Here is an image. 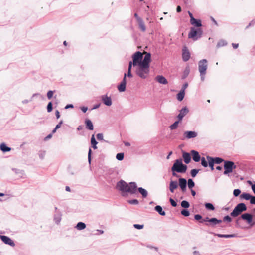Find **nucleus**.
Listing matches in <instances>:
<instances>
[{"mask_svg": "<svg viewBox=\"0 0 255 255\" xmlns=\"http://www.w3.org/2000/svg\"><path fill=\"white\" fill-rule=\"evenodd\" d=\"M116 188L122 192H128L131 194H135L138 188L135 182L127 183L123 180H121L117 182Z\"/></svg>", "mask_w": 255, "mask_h": 255, "instance_id": "f257e3e1", "label": "nucleus"}, {"mask_svg": "<svg viewBox=\"0 0 255 255\" xmlns=\"http://www.w3.org/2000/svg\"><path fill=\"white\" fill-rule=\"evenodd\" d=\"M136 74L142 79H146L150 71V66L140 63L137 66Z\"/></svg>", "mask_w": 255, "mask_h": 255, "instance_id": "f03ea898", "label": "nucleus"}, {"mask_svg": "<svg viewBox=\"0 0 255 255\" xmlns=\"http://www.w3.org/2000/svg\"><path fill=\"white\" fill-rule=\"evenodd\" d=\"M171 168L174 170V171H176L177 173H184L187 169V166L184 164L182 159L180 158L175 161Z\"/></svg>", "mask_w": 255, "mask_h": 255, "instance_id": "7ed1b4c3", "label": "nucleus"}, {"mask_svg": "<svg viewBox=\"0 0 255 255\" xmlns=\"http://www.w3.org/2000/svg\"><path fill=\"white\" fill-rule=\"evenodd\" d=\"M247 207L244 203H240L238 204L234 208L233 210L230 213L231 216L232 217H237L244 211H246Z\"/></svg>", "mask_w": 255, "mask_h": 255, "instance_id": "20e7f679", "label": "nucleus"}, {"mask_svg": "<svg viewBox=\"0 0 255 255\" xmlns=\"http://www.w3.org/2000/svg\"><path fill=\"white\" fill-rule=\"evenodd\" d=\"M203 31L200 28L191 27L188 33V38L196 41L201 37Z\"/></svg>", "mask_w": 255, "mask_h": 255, "instance_id": "39448f33", "label": "nucleus"}, {"mask_svg": "<svg viewBox=\"0 0 255 255\" xmlns=\"http://www.w3.org/2000/svg\"><path fill=\"white\" fill-rule=\"evenodd\" d=\"M224 174L228 175L229 173H232L234 169L236 168V165L233 161L226 160L224 161Z\"/></svg>", "mask_w": 255, "mask_h": 255, "instance_id": "423d86ee", "label": "nucleus"}, {"mask_svg": "<svg viewBox=\"0 0 255 255\" xmlns=\"http://www.w3.org/2000/svg\"><path fill=\"white\" fill-rule=\"evenodd\" d=\"M132 65L134 67L142 63L143 59V54L140 51H137L134 53L132 56Z\"/></svg>", "mask_w": 255, "mask_h": 255, "instance_id": "0eeeda50", "label": "nucleus"}, {"mask_svg": "<svg viewBox=\"0 0 255 255\" xmlns=\"http://www.w3.org/2000/svg\"><path fill=\"white\" fill-rule=\"evenodd\" d=\"M242 219L245 221L248 224L252 226L255 224V222L253 221V215L249 213H245L242 214L241 216L238 218L236 220V223H238V221Z\"/></svg>", "mask_w": 255, "mask_h": 255, "instance_id": "6e6552de", "label": "nucleus"}, {"mask_svg": "<svg viewBox=\"0 0 255 255\" xmlns=\"http://www.w3.org/2000/svg\"><path fill=\"white\" fill-rule=\"evenodd\" d=\"M207 68L208 61L206 59H202L198 62V70L200 74H204V73H206Z\"/></svg>", "mask_w": 255, "mask_h": 255, "instance_id": "1a4fd4ad", "label": "nucleus"}, {"mask_svg": "<svg viewBox=\"0 0 255 255\" xmlns=\"http://www.w3.org/2000/svg\"><path fill=\"white\" fill-rule=\"evenodd\" d=\"M191 54L186 46H184L182 50V59L184 62L188 61L190 58Z\"/></svg>", "mask_w": 255, "mask_h": 255, "instance_id": "9d476101", "label": "nucleus"}, {"mask_svg": "<svg viewBox=\"0 0 255 255\" xmlns=\"http://www.w3.org/2000/svg\"><path fill=\"white\" fill-rule=\"evenodd\" d=\"M0 239L5 244L11 247H14L15 245L14 242L8 236L0 235Z\"/></svg>", "mask_w": 255, "mask_h": 255, "instance_id": "9b49d317", "label": "nucleus"}, {"mask_svg": "<svg viewBox=\"0 0 255 255\" xmlns=\"http://www.w3.org/2000/svg\"><path fill=\"white\" fill-rule=\"evenodd\" d=\"M178 185L179 186L181 191L184 192L186 190L187 181L185 178H179L178 179Z\"/></svg>", "mask_w": 255, "mask_h": 255, "instance_id": "f8f14e48", "label": "nucleus"}, {"mask_svg": "<svg viewBox=\"0 0 255 255\" xmlns=\"http://www.w3.org/2000/svg\"><path fill=\"white\" fill-rule=\"evenodd\" d=\"M126 77L127 74L126 73H125L122 82H121L120 84L118 86V89L120 92H124L126 90Z\"/></svg>", "mask_w": 255, "mask_h": 255, "instance_id": "ddd939ff", "label": "nucleus"}, {"mask_svg": "<svg viewBox=\"0 0 255 255\" xmlns=\"http://www.w3.org/2000/svg\"><path fill=\"white\" fill-rule=\"evenodd\" d=\"M179 114L177 115V118L179 121H182L184 117L189 112V110L186 107H183L180 110Z\"/></svg>", "mask_w": 255, "mask_h": 255, "instance_id": "4468645a", "label": "nucleus"}, {"mask_svg": "<svg viewBox=\"0 0 255 255\" xmlns=\"http://www.w3.org/2000/svg\"><path fill=\"white\" fill-rule=\"evenodd\" d=\"M151 61V54L150 53L146 52L141 63L150 66Z\"/></svg>", "mask_w": 255, "mask_h": 255, "instance_id": "2eb2a0df", "label": "nucleus"}, {"mask_svg": "<svg viewBox=\"0 0 255 255\" xmlns=\"http://www.w3.org/2000/svg\"><path fill=\"white\" fill-rule=\"evenodd\" d=\"M101 100L103 103L107 106H110L112 104L111 97H108L107 95L101 96Z\"/></svg>", "mask_w": 255, "mask_h": 255, "instance_id": "dca6fc26", "label": "nucleus"}, {"mask_svg": "<svg viewBox=\"0 0 255 255\" xmlns=\"http://www.w3.org/2000/svg\"><path fill=\"white\" fill-rule=\"evenodd\" d=\"M12 170L13 172H14V173L17 175L18 178L23 179L26 178V175L24 173V170L14 168H12Z\"/></svg>", "mask_w": 255, "mask_h": 255, "instance_id": "f3484780", "label": "nucleus"}, {"mask_svg": "<svg viewBox=\"0 0 255 255\" xmlns=\"http://www.w3.org/2000/svg\"><path fill=\"white\" fill-rule=\"evenodd\" d=\"M191 154L192 155V159L196 162H199L201 157L198 151L195 150L191 151Z\"/></svg>", "mask_w": 255, "mask_h": 255, "instance_id": "a211bd4d", "label": "nucleus"}, {"mask_svg": "<svg viewBox=\"0 0 255 255\" xmlns=\"http://www.w3.org/2000/svg\"><path fill=\"white\" fill-rule=\"evenodd\" d=\"M210 223H206V225L214 227L217 224H219L222 222V220L218 219L216 218H211Z\"/></svg>", "mask_w": 255, "mask_h": 255, "instance_id": "6ab92c4d", "label": "nucleus"}, {"mask_svg": "<svg viewBox=\"0 0 255 255\" xmlns=\"http://www.w3.org/2000/svg\"><path fill=\"white\" fill-rule=\"evenodd\" d=\"M185 137L188 139L195 138L197 136V133L195 131H186L184 133Z\"/></svg>", "mask_w": 255, "mask_h": 255, "instance_id": "aec40b11", "label": "nucleus"}, {"mask_svg": "<svg viewBox=\"0 0 255 255\" xmlns=\"http://www.w3.org/2000/svg\"><path fill=\"white\" fill-rule=\"evenodd\" d=\"M191 154L185 151L182 152V157L186 164H189L191 160Z\"/></svg>", "mask_w": 255, "mask_h": 255, "instance_id": "412c9836", "label": "nucleus"}, {"mask_svg": "<svg viewBox=\"0 0 255 255\" xmlns=\"http://www.w3.org/2000/svg\"><path fill=\"white\" fill-rule=\"evenodd\" d=\"M190 23L192 25H194L197 28H200L201 26H202L201 20L196 19L194 17H192V18L190 19Z\"/></svg>", "mask_w": 255, "mask_h": 255, "instance_id": "4be33fe9", "label": "nucleus"}, {"mask_svg": "<svg viewBox=\"0 0 255 255\" xmlns=\"http://www.w3.org/2000/svg\"><path fill=\"white\" fill-rule=\"evenodd\" d=\"M178 184L177 181L171 180L169 184V190L171 193H174L176 189L178 188Z\"/></svg>", "mask_w": 255, "mask_h": 255, "instance_id": "5701e85b", "label": "nucleus"}, {"mask_svg": "<svg viewBox=\"0 0 255 255\" xmlns=\"http://www.w3.org/2000/svg\"><path fill=\"white\" fill-rule=\"evenodd\" d=\"M155 80L160 84H167L168 83L167 79L162 75H157L155 77Z\"/></svg>", "mask_w": 255, "mask_h": 255, "instance_id": "b1692460", "label": "nucleus"}, {"mask_svg": "<svg viewBox=\"0 0 255 255\" xmlns=\"http://www.w3.org/2000/svg\"><path fill=\"white\" fill-rule=\"evenodd\" d=\"M61 213L58 211L54 215V220L56 224H58L61 220Z\"/></svg>", "mask_w": 255, "mask_h": 255, "instance_id": "393cba45", "label": "nucleus"}, {"mask_svg": "<svg viewBox=\"0 0 255 255\" xmlns=\"http://www.w3.org/2000/svg\"><path fill=\"white\" fill-rule=\"evenodd\" d=\"M85 124L87 129L90 130H92L94 129V127L92 122L90 119H86L85 121Z\"/></svg>", "mask_w": 255, "mask_h": 255, "instance_id": "a878e982", "label": "nucleus"}, {"mask_svg": "<svg viewBox=\"0 0 255 255\" xmlns=\"http://www.w3.org/2000/svg\"><path fill=\"white\" fill-rule=\"evenodd\" d=\"M0 149L3 152H7L11 151V148L8 147L4 143H2L0 145Z\"/></svg>", "mask_w": 255, "mask_h": 255, "instance_id": "bb28decb", "label": "nucleus"}, {"mask_svg": "<svg viewBox=\"0 0 255 255\" xmlns=\"http://www.w3.org/2000/svg\"><path fill=\"white\" fill-rule=\"evenodd\" d=\"M215 236H216L220 238H233L236 237V235L235 234H217L214 233Z\"/></svg>", "mask_w": 255, "mask_h": 255, "instance_id": "cd10ccee", "label": "nucleus"}, {"mask_svg": "<svg viewBox=\"0 0 255 255\" xmlns=\"http://www.w3.org/2000/svg\"><path fill=\"white\" fill-rule=\"evenodd\" d=\"M252 197V195L248 193L243 192L240 195V200H249Z\"/></svg>", "mask_w": 255, "mask_h": 255, "instance_id": "c85d7f7f", "label": "nucleus"}, {"mask_svg": "<svg viewBox=\"0 0 255 255\" xmlns=\"http://www.w3.org/2000/svg\"><path fill=\"white\" fill-rule=\"evenodd\" d=\"M155 210L161 216H165L166 215L165 212L163 210L162 207L160 205H157L154 208Z\"/></svg>", "mask_w": 255, "mask_h": 255, "instance_id": "c756f323", "label": "nucleus"}, {"mask_svg": "<svg viewBox=\"0 0 255 255\" xmlns=\"http://www.w3.org/2000/svg\"><path fill=\"white\" fill-rule=\"evenodd\" d=\"M139 28L141 31L144 32L146 30V26L144 24V22L143 20L142 19L137 21Z\"/></svg>", "mask_w": 255, "mask_h": 255, "instance_id": "7c9ffc66", "label": "nucleus"}, {"mask_svg": "<svg viewBox=\"0 0 255 255\" xmlns=\"http://www.w3.org/2000/svg\"><path fill=\"white\" fill-rule=\"evenodd\" d=\"M206 158L208 160L209 166L210 167L211 170H213L214 169V164H215L214 162L213 161V157H210L209 156H207Z\"/></svg>", "mask_w": 255, "mask_h": 255, "instance_id": "2f4dec72", "label": "nucleus"}, {"mask_svg": "<svg viewBox=\"0 0 255 255\" xmlns=\"http://www.w3.org/2000/svg\"><path fill=\"white\" fill-rule=\"evenodd\" d=\"M97 143H98V142L95 139L94 134H93L92 135L91 138V144L92 145V147L94 149H97Z\"/></svg>", "mask_w": 255, "mask_h": 255, "instance_id": "473e14b6", "label": "nucleus"}, {"mask_svg": "<svg viewBox=\"0 0 255 255\" xmlns=\"http://www.w3.org/2000/svg\"><path fill=\"white\" fill-rule=\"evenodd\" d=\"M138 192L141 194L142 197L144 198L147 197L148 195V192L147 190L142 187H139L138 188Z\"/></svg>", "mask_w": 255, "mask_h": 255, "instance_id": "72a5a7b5", "label": "nucleus"}, {"mask_svg": "<svg viewBox=\"0 0 255 255\" xmlns=\"http://www.w3.org/2000/svg\"><path fill=\"white\" fill-rule=\"evenodd\" d=\"M190 71V67L189 66H187L185 67L183 75L182 76V79H185L189 75Z\"/></svg>", "mask_w": 255, "mask_h": 255, "instance_id": "f704fd0d", "label": "nucleus"}, {"mask_svg": "<svg viewBox=\"0 0 255 255\" xmlns=\"http://www.w3.org/2000/svg\"><path fill=\"white\" fill-rule=\"evenodd\" d=\"M86 227V224L82 222H79L77 223L76 228L77 230H82L84 229Z\"/></svg>", "mask_w": 255, "mask_h": 255, "instance_id": "c9c22d12", "label": "nucleus"}, {"mask_svg": "<svg viewBox=\"0 0 255 255\" xmlns=\"http://www.w3.org/2000/svg\"><path fill=\"white\" fill-rule=\"evenodd\" d=\"M185 96V92L183 91H180L177 94V99L178 101H181L183 100Z\"/></svg>", "mask_w": 255, "mask_h": 255, "instance_id": "e433bc0d", "label": "nucleus"}, {"mask_svg": "<svg viewBox=\"0 0 255 255\" xmlns=\"http://www.w3.org/2000/svg\"><path fill=\"white\" fill-rule=\"evenodd\" d=\"M227 44H228V43L225 40L221 39L217 43V47H223L224 46H226Z\"/></svg>", "mask_w": 255, "mask_h": 255, "instance_id": "4c0bfd02", "label": "nucleus"}, {"mask_svg": "<svg viewBox=\"0 0 255 255\" xmlns=\"http://www.w3.org/2000/svg\"><path fill=\"white\" fill-rule=\"evenodd\" d=\"M180 122V121H179V120H178L177 121H175L174 123H173L172 125H171L169 126L170 129L171 130H174V129H176L177 128L178 126V125H179V123Z\"/></svg>", "mask_w": 255, "mask_h": 255, "instance_id": "58836bf2", "label": "nucleus"}, {"mask_svg": "<svg viewBox=\"0 0 255 255\" xmlns=\"http://www.w3.org/2000/svg\"><path fill=\"white\" fill-rule=\"evenodd\" d=\"M40 96L41 97V98H44V97H43L42 95H41L39 93H35L34 94L32 95V97H31V99L29 101L28 100H24L22 101V103L23 104H27L28 103L29 101H31L32 100V98L35 96Z\"/></svg>", "mask_w": 255, "mask_h": 255, "instance_id": "ea45409f", "label": "nucleus"}, {"mask_svg": "<svg viewBox=\"0 0 255 255\" xmlns=\"http://www.w3.org/2000/svg\"><path fill=\"white\" fill-rule=\"evenodd\" d=\"M205 207L206 209L208 210L213 211L215 209L214 205L211 203H206L205 204Z\"/></svg>", "mask_w": 255, "mask_h": 255, "instance_id": "a19ab883", "label": "nucleus"}, {"mask_svg": "<svg viewBox=\"0 0 255 255\" xmlns=\"http://www.w3.org/2000/svg\"><path fill=\"white\" fill-rule=\"evenodd\" d=\"M131 68H132V61H130L128 64V71L127 76L128 77L131 78L132 77V74L131 73Z\"/></svg>", "mask_w": 255, "mask_h": 255, "instance_id": "79ce46f5", "label": "nucleus"}, {"mask_svg": "<svg viewBox=\"0 0 255 255\" xmlns=\"http://www.w3.org/2000/svg\"><path fill=\"white\" fill-rule=\"evenodd\" d=\"M181 206L184 209H187L190 207V204L188 201L186 200H183L181 202Z\"/></svg>", "mask_w": 255, "mask_h": 255, "instance_id": "37998d69", "label": "nucleus"}, {"mask_svg": "<svg viewBox=\"0 0 255 255\" xmlns=\"http://www.w3.org/2000/svg\"><path fill=\"white\" fill-rule=\"evenodd\" d=\"M188 187L189 189H192L195 186V183L192 179H189L187 181Z\"/></svg>", "mask_w": 255, "mask_h": 255, "instance_id": "c03bdc74", "label": "nucleus"}, {"mask_svg": "<svg viewBox=\"0 0 255 255\" xmlns=\"http://www.w3.org/2000/svg\"><path fill=\"white\" fill-rule=\"evenodd\" d=\"M213 161L215 164H219L221 163L223 161L224 162V160L220 157H213Z\"/></svg>", "mask_w": 255, "mask_h": 255, "instance_id": "a18cd8bd", "label": "nucleus"}, {"mask_svg": "<svg viewBox=\"0 0 255 255\" xmlns=\"http://www.w3.org/2000/svg\"><path fill=\"white\" fill-rule=\"evenodd\" d=\"M181 214L182 215L185 216V217H188L190 215V212L187 209H182L181 211Z\"/></svg>", "mask_w": 255, "mask_h": 255, "instance_id": "49530a36", "label": "nucleus"}, {"mask_svg": "<svg viewBox=\"0 0 255 255\" xmlns=\"http://www.w3.org/2000/svg\"><path fill=\"white\" fill-rule=\"evenodd\" d=\"M200 160L201 161V164L203 167H207L208 166V162L206 161L205 157H202L201 158Z\"/></svg>", "mask_w": 255, "mask_h": 255, "instance_id": "de8ad7c7", "label": "nucleus"}, {"mask_svg": "<svg viewBox=\"0 0 255 255\" xmlns=\"http://www.w3.org/2000/svg\"><path fill=\"white\" fill-rule=\"evenodd\" d=\"M116 157L118 160H119V161L123 160L124 159V153L121 152V153H117Z\"/></svg>", "mask_w": 255, "mask_h": 255, "instance_id": "09e8293b", "label": "nucleus"}, {"mask_svg": "<svg viewBox=\"0 0 255 255\" xmlns=\"http://www.w3.org/2000/svg\"><path fill=\"white\" fill-rule=\"evenodd\" d=\"M199 171V169H193L191 170L190 174L192 177H195Z\"/></svg>", "mask_w": 255, "mask_h": 255, "instance_id": "8fccbe9b", "label": "nucleus"}, {"mask_svg": "<svg viewBox=\"0 0 255 255\" xmlns=\"http://www.w3.org/2000/svg\"><path fill=\"white\" fill-rule=\"evenodd\" d=\"M128 203L132 205H137L139 204V201L138 200L134 199L132 200H129L128 201Z\"/></svg>", "mask_w": 255, "mask_h": 255, "instance_id": "3c124183", "label": "nucleus"}, {"mask_svg": "<svg viewBox=\"0 0 255 255\" xmlns=\"http://www.w3.org/2000/svg\"><path fill=\"white\" fill-rule=\"evenodd\" d=\"M53 107H52V102H49L47 106V110L48 113L51 112L52 111Z\"/></svg>", "mask_w": 255, "mask_h": 255, "instance_id": "603ef678", "label": "nucleus"}, {"mask_svg": "<svg viewBox=\"0 0 255 255\" xmlns=\"http://www.w3.org/2000/svg\"><path fill=\"white\" fill-rule=\"evenodd\" d=\"M241 190L239 189H235L233 191V195L235 197H237L241 194Z\"/></svg>", "mask_w": 255, "mask_h": 255, "instance_id": "864d4df0", "label": "nucleus"}, {"mask_svg": "<svg viewBox=\"0 0 255 255\" xmlns=\"http://www.w3.org/2000/svg\"><path fill=\"white\" fill-rule=\"evenodd\" d=\"M91 155H92V150L91 148H89L88 153V160L89 163L90 164L91 162Z\"/></svg>", "mask_w": 255, "mask_h": 255, "instance_id": "5fc2aeb1", "label": "nucleus"}, {"mask_svg": "<svg viewBox=\"0 0 255 255\" xmlns=\"http://www.w3.org/2000/svg\"><path fill=\"white\" fill-rule=\"evenodd\" d=\"M54 93V91L52 90H49L48 91L47 93V97L48 99H51L52 97H53Z\"/></svg>", "mask_w": 255, "mask_h": 255, "instance_id": "6e6d98bb", "label": "nucleus"}, {"mask_svg": "<svg viewBox=\"0 0 255 255\" xmlns=\"http://www.w3.org/2000/svg\"><path fill=\"white\" fill-rule=\"evenodd\" d=\"M223 221H226L228 222H231L232 221V218L229 215H226L224 217L223 219Z\"/></svg>", "mask_w": 255, "mask_h": 255, "instance_id": "4d7b16f0", "label": "nucleus"}, {"mask_svg": "<svg viewBox=\"0 0 255 255\" xmlns=\"http://www.w3.org/2000/svg\"><path fill=\"white\" fill-rule=\"evenodd\" d=\"M169 202H170L171 205L173 207H175L177 206V202L174 200H173L172 198H170Z\"/></svg>", "mask_w": 255, "mask_h": 255, "instance_id": "13d9d810", "label": "nucleus"}, {"mask_svg": "<svg viewBox=\"0 0 255 255\" xmlns=\"http://www.w3.org/2000/svg\"><path fill=\"white\" fill-rule=\"evenodd\" d=\"M133 227L137 229H142L144 228V225L143 224H134Z\"/></svg>", "mask_w": 255, "mask_h": 255, "instance_id": "bf43d9fd", "label": "nucleus"}, {"mask_svg": "<svg viewBox=\"0 0 255 255\" xmlns=\"http://www.w3.org/2000/svg\"><path fill=\"white\" fill-rule=\"evenodd\" d=\"M39 157L41 159H43L45 155V151H40L39 153Z\"/></svg>", "mask_w": 255, "mask_h": 255, "instance_id": "052dcab7", "label": "nucleus"}, {"mask_svg": "<svg viewBox=\"0 0 255 255\" xmlns=\"http://www.w3.org/2000/svg\"><path fill=\"white\" fill-rule=\"evenodd\" d=\"M210 220H211V218H209V217H206L204 219H203L202 220H201L200 221V222L201 223H203L204 222H209V223H210V221H211Z\"/></svg>", "mask_w": 255, "mask_h": 255, "instance_id": "680f3d73", "label": "nucleus"}, {"mask_svg": "<svg viewBox=\"0 0 255 255\" xmlns=\"http://www.w3.org/2000/svg\"><path fill=\"white\" fill-rule=\"evenodd\" d=\"M97 138L98 140H103V135L102 133H98L96 135Z\"/></svg>", "mask_w": 255, "mask_h": 255, "instance_id": "e2e57ef3", "label": "nucleus"}, {"mask_svg": "<svg viewBox=\"0 0 255 255\" xmlns=\"http://www.w3.org/2000/svg\"><path fill=\"white\" fill-rule=\"evenodd\" d=\"M171 170L172 171V174L173 176L177 177V178L179 177V175L177 174V172L176 171H174V170H173L172 168H171Z\"/></svg>", "mask_w": 255, "mask_h": 255, "instance_id": "0e129e2a", "label": "nucleus"}, {"mask_svg": "<svg viewBox=\"0 0 255 255\" xmlns=\"http://www.w3.org/2000/svg\"><path fill=\"white\" fill-rule=\"evenodd\" d=\"M254 24H255V19L252 20L248 24V26H246V28H249L250 26H253Z\"/></svg>", "mask_w": 255, "mask_h": 255, "instance_id": "69168bd1", "label": "nucleus"}, {"mask_svg": "<svg viewBox=\"0 0 255 255\" xmlns=\"http://www.w3.org/2000/svg\"><path fill=\"white\" fill-rule=\"evenodd\" d=\"M194 218L196 220H200L202 219V216L200 214H196L194 216Z\"/></svg>", "mask_w": 255, "mask_h": 255, "instance_id": "338daca9", "label": "nucleus"}, {"mask_svg": "<svg viewBox=\"0 0 255 255\" xmlns=\"http://www.w3.org/2000/svg\"><path fill=\"white\" fill-rule=\"evenodd\" d=\"M250 201L251 204L255 205V196L252 195V197H251Z\"/></svg>", "mask_w": 255, "mask_h": 255, "instance_id": "774afa93", "label": "nucleus"}]
</instances>
